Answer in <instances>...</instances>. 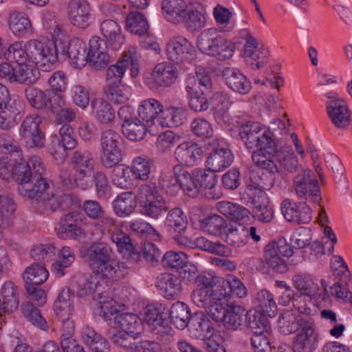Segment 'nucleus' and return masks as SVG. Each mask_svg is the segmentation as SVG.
<instances>
[{"label":"nucleus","instance_id":"obj_58","mask_svg":"<svg viewBox=\"0 0 352 352\" xmlns=\"http://www.w3.org/2000/svg\"><path fill=\"white\" fill-rule=\"evenodd\" d=\"M0 113L21 120L24 113L23 103L18 97H12L10 94L0 104Z\"/></svg>","mask_w":352,"mask_h":352},{"label":"nucleus","instance_id":"obj_21","mask_svg":"<svg viewBox=\"0 0 352 352\" xmlns=\"http://www.w3.org/2000/svg\"><path fill=\"white\" fill-rule=\"evenodd\" d=\"M165 226L170 232H174L173 239L179 244L184 245L186 239L182 236L188 226L187 217L179 208H173L167 210Z\"/></svg>","mask_w":352,"mask_h":352},{"label":"nucleus","instance_id":"obj_24","mask_svg":"<svg viewBox=\"0 0 352 352\" xmlns=\"http://www.w3.org/2000/svg\"><path fill=\"white\" fill-rule=\"evenodd\" d=\"M72 196L68 194H47L36 203V209L43 214L49 215L58 210L69 206Z\"/></svg>","mask_w":352,"mask_h":352},{"label":"nucleus","instance_id":"obj_46","mask_svg":"<svg viewBox=\"0 0 352 352\" xmlns=\"http://www.w3.org/2000/svg\"><path fill=\"white\" fill-rule=\"evenodd\" d=\"M94 274L91 275L83 284L79 285L77 290V295L80 297H82L89 294H93V298L96 300H98V302H100L99 296L102 297V300H108L110 298H107L102 293H97L98 291V288L100 286V280L107 278L99 277V276H97V274L96 273ZM99 304L100 305V303Z\"/></svg>","mask_w":352,"mask_h":352},{"label":"nucleus","instance_id":"obj_40","mask_svg":"<svg viewBox=\"0 0 352 352\" xmlns=\"http://www.w3.org/2000/svg\"><path fill=\"white\" fill-rule=\"evenodd\" d=\"M8 25L12 32L19 36H26L32 33V23L23 12L12 10L9 14Z\"/></svg>","mask_w":352,"mask_h":352},{"label":"nucleus","instance_id":"obj_26","mask_svg":"<svg viewBox=\"0 0 352 352\" xmlns=\"http://www.w3.org/2000/svg\"><path fill=\"white\" fill-rule=\"evenodd\" d=\"M202 150L196 143L184 142L177 146L175 151V160L181 166H193L201 161Z\"/></svg>","mask_w":352,"mask_h":352},{"label":"nucleus","instance_id":"obj_57","mask_svg":"<svg viewBox=\"0 0 352 352\" xmlns=\"http://www.w3.org/2000/svg\"><path fill=\"white\" fill-rule=\"evenodd\" d=\"M148 27L146 17L139 12H131L126 18V28L134 34H145L148 30Z\"/></svg>","mask_w":352,"mask_h":352},{"label":"nucleus","instance_id":"obj_1","mask_svg":"<svg viewBox=\"0 0 352 352\" xmlns=\"http://www.w3.org/2000/svg\"><path fill=\"white\" fill-rule=\"evenodd\" d=\"M111 248L103 242L93 243L84 250V257L93 273L107 279L118 280L127 273L128 265L111 259Z\"/></svg>","mask_w":352,"mask_h":352},{"label":"nucleus","instance_id":"obj_50","mask_svg":"<svg viewBox=\"0 0 352 352\" xmlns=\"http://www.w3.org/2000/svg\"><path fill=\"white\" fill-rule=\"evenodd\" d=\"M267 188L252 179L246 185L241 197L245 201L252 204L254 206L267 199L265 190Z\"/></svg>","mask_w":352,"mask_h":352},{"label":"nucleus","instance_id":"obj_36","mask_svg":"<svg viewBox=\"0 0 352 352\" xmlns=\"http://www.w3.org/2000/svg\"><path fill=\"white\" fill-rule=\"evenodd\" d=\"M73 309L72 291L69 288H63L54 302L55 314L60 321L66 322L70 319Z\"/></svg>","mask_w":352,"mask_h":352},{"label":"nucleus","instance_id":"obj_44","mask_svg":"<svg viewBox=\"0 0 352 352\" xmlns=\"http://www.w3.org/2000/svg\"><path fill=\"white\" fill-rule=\"evenodd\" d=\"M191 316L188 306L179 301L173 304L169 310L171 322L180 329L188 327Z\"/></svg>","mask_w":352,"mask_h":352},{"label":"nucleus","instance_id":"obj_43","mask_svg":"<svg viewBox=\"0 0 352 352\" xmlns=\"http://www.w3.org/2000/svg\"><path fill=\"white\" fill-rule=\"evenodd\" d=\"M112 204L115 213L120 217L130 215L137 206L135 197L131 191L119 195Z\"/></svg>","mask_w":352,"mask_h":352},{"label":"nucleus","instance_id":"obj_32","mask_svg":"<svg viewBox=\"0 0 352 352\" xmlns=\"http://www.w3.org/2000/svg\"><path fill=\"white\" fill-rule=\"evenodd\" d=\"M178 78L177 68L170 64L162 63L157 64L152 73V78L157 86L169 87L173 85Z\"/></svg>","mask_w":352,"mask_h":352},{"label":"nucleus","instance_id":"obj_59","mask_svg":"<svg viewBox=\"0 0 352 352\" xmlns=\"http://www.w3.org/2000/svg\"><path fill=\"white\" fill-rule=\"evenodd\" d=\"M146 128L145 124L137 118L129 122L123 123L122 125V133L131 141L142 140L146 133Z\"/></svg>","mask_w":352,"mask_h":352},{"label":"nucleus","instance_id":"obj_60","mask_svg":"<svg viewBox=\"0 0 352 352\" xmlns=\"http://www.w3.org/2000/svg\"><path fill=\"white\" fill-rule=\"evenodd\" d=\"M104 91L107 98L111 102L116 104L126 102L131 95L130 87L122 85L121 82L113 85H106Z\"/></svg>","mask_w":352,"mask_h":352},{"label":"nucleus","instance_id":"obj_5","mask_svg":"<svg viewBox=\"0 0 352 352\" xmlns=\"http://www.w3.org/2000/svg\"><path fill=\"white\" fill-rule=\"evenodd\" d=\"M197 45L203 53L220 60L230 58L235 49L234 43L218 35L216 30L212 28L206 30L199 34Z\"/></svg>","mask_w":352,"mask_h":352},{"label":"nucleus","instance_id":"obj_34","mask_svg":"<svg viewBox=\"0 0 352 352\" xmlns=\"http://www.w3.org/2000/svg\"><path fill=\"white\" fill-rule=\"evenodd\" d=\"M192 178L197 184L198 189L208 190L206 192L210 199H218L219 195L215 192L217 184V175L215 172L205 169H195L192 172Z\"/></svg>","mask_w":352,"mask_h":352},{"label":"nucleus","instance_id":"obj_49","mask_svg":"<svg viewBox=\"0 0 352 352\" xmlns=\"http://www.w3.org/2000/svg\"><path fill=\"white\" fill-rule=\"evenodd\" d=\"M48 277V272L44 265L34 263L26 268L23 272V278L25 285L38 286L43 284Z\"/></svg>","mask_w":352,"mask_h":352},{"label":"nucleus","instance_id":"obj_45","mask_svg":"<svg viewBox=\"0 0 352 352\" xmlns=\"http://www.w3.org/2000/svg\"><path fill=\"white\" fill-rule=\"evenodd\" d=\"M163 105L161 102L154 98H149L142 102L138 108L140 118L146 123L157 122L159 113L163 111Z\"/></svg>","mask_w":352,"mask_h":352},{"label":"nucleus","instance_id":"obj_23","mask_svg":"<svg viewBox=\"0 0 352 352\" xmlns=\"http://www.w3.org/2000/svg\"><path fill=\"white\" fill-rule=\"evenodd\" d=\"M111 239L116 245L118 250L127 262L137 263L140 261V253L133 246L129 235L120 229L111 232Z\"/></svg>","mask_w":352,"mask_h":352},{"label":"nucleus","instance_id":"obj_48","mask_svg":"<svg viewBox=\"0 0 352 352\" xmlns=\"http://www.w3.org/2000/svg\"><path fill=\"white\" fill-rule=\"evenodd\" d=\"M227 294L228 292L226 291L223 293L219 292V298L214 300L208 305V307L205 309L208 316L217 322H222L223 319H225L226 313H228V306H230V302L226 298H222Z\"/></svg>","mask_w":352,"mask_h":352},{"label":"nucleus","instance_id":"obj_31","mask_svg":"<svg viewBox=\"0 0 352 352\" xmlns=\"http://www.w3.org/2000/svg\"><path fill=\"white\" fill-rule=\"evenodd\" d=\"M69 16L71 23L80 28L89 25L90 8L86 0H72L69 4Z\"/></svg>","mask_w":352,"mask_h":352},{"label":"nucleus","instance_id":"obj_37","mask_svg":"<svg viewBox=\"0 0 352 352\" xmlns=\"http://www.w3.org/2000/svg\"><path fill=\"white\" fill-rule=\"evenodd\" d=\"M106 336L118 347L122 348L126 352H140V344L135 342L140 335H133L121 331V330L113 331L109 329L106 331Z\"/></svg>","mask_w":352,"mask_h":352},{"label":"nucleus","instance_id":"obj_2","mask_svg":"<svg viewBox=\"0 0 352 352\" xmlns=\"http://www.w3.org/2000/svg\"><path fill=\"white\" fill-rule=\"evenodd\" d=\"M99 297L100 306L98 314L106 321L109 329L113 331L122 329L124 333L140 335L142 322L137 315L120 311L112 298L104 301L101 300V296Z\"/></svg>","mask_w":352,"mask_h":352},{"label":"nucleus","instance_id":"obj_18","mask_svg":"<svg viewBox=\"0 0 352 352\" xmlns=\"http://www.w3.org/2000/svg\"><path fill=\"white\" fill-rule=\"evenodd\" d=\"M318 338L313 320L305 322L294 338L293 352H314L318 346Z\"/></svg>","mask_w":352,"mask_h":352},{"label":"nucleus","instance_id":"obj_64","mask_svg":"<svg viewBox=\"0 0 352 352\" xmlns=\"http://www.w3.org/2000/svg\"><path fill=\"white\" fill-rule=\"evenodd\" d=\"M25 96L30 104L36 109L47 107V98L49 90L42 91L35 87L29 86L25 89Z\"/></svg>","mask_w":352,"mask_h":352},{"label":"nucleus","instance_id":"obj_63","mask_svg":"<svg viewBox=\"0 0 352 352\" xmlns=\"http://www.w3.org/2000/svg\"><path fill=\"white\" fill-rule=\"evenodd\" d=\"M256 301L259 311L265 313L269 317H274L277 312V305L274 296L269 291L262 289L257 294Z\"/></svg>","mask_w":352,"mask_h":352},{"label":"nucleus","instance_id":"obj_4","mask_svg":"<svg viewBox=\"0 0 352 352\" xmlns=\"http://www.w3.org/2000/svg\"><path fill=\"white\" fill-rule=\"evenodd\" d=\"M141 213L152 219L163 217L168 210V204L160 193L155 182H148L140 185L137 190Z\"/></svg>","mask_w":352,"mask_h":352},{"label":"nucleus","instance_id":"obj_27","mask_svg":"<svg viewBox=\"0 0 352 352\" xmlns=\"http://www.w3.org/2000/svg\"><path fill=\"white\" fill-rule=\"evenodd\" d=\"M312 320L301 315L299 311L285 310L278 318L280 331L285 335H289L302 329L305 322Z\"/></svg>","mask_w":352,"mask_h":352},{"label":"nucleus","instance_id":"obj_52","mask_svg":"<svg viewBox=\"0 0 352 352\" xmlns=\"http://www.w3.org/2000/svg\"><path fill=\"white\" fill-rule=\"evenodd\" d=\"M224 241L233 248H241L245 245L249 239L248 229L242 225L229 229L223 235Z\"/></svg>","mask_w":352,"mask_h":352},{"label":"nucleus","instance_id":"obj_13","mask_svg":"<svg viewBox=\"0 0 352 352\" xmlns=\"http://www.w3.org/2000/svg\"><path fill=\"white\" fill-rule=\"evenodd\" d=\"M166 51L168 59L176 64L189 63L196 56L194 46L183 36L170 39L166 45Z\"/></svg>","mask_w":352,"mask_h":352},{"label":"nucleus","instance_id":"obj_29","mask_svg":"<svg viewBox=\"0 0 352 352\" xmlns=\"http://www.w3.org/2000/svg\"><path fill=\"white\" fill-rule=\"evenodd\" d=\"M327 111L332 123L338 128L343 129L350 124V113L344 100L337 99L327 102Z\"/></svg>","mask_w":352,"mask_h":352},{"label":"nucleus","instance_id":"obj_10","mask_svg":"<svg viewBox=\"0 0 352 352\" xmlns=\"http://www.w3.org/2000/svg\"><path fill=\"white\" fill-rule=\"evenodd\" d=\"M239 135L246 147L254 149L264 144H272V132L263 127L259 122L246 121L239 127Z\"/></svg>","mask_w":352,"mask_h":352},{"label":"nucleus","instance_id":"obj_47","mask_svg":"<svg viewBox=\"0 0 352 352\" xmlns=\"http://www.w3.org/2000/svg\"><path fill=\"white\" fill-rule=\"evenodd\" d=\"M201 227L209 234L223 238L228 228L227 221L218 214L210 215L200 221Z\"/></svg>","mask_w":352,"mask_h":352},{"label":"nucleus","instance_id":"obj_54","mask_svg":"<svg viewBox=\"0 0 352 352\" xmlns=\"http://www.w3.org/2000/svg\"><path fill=\"white\" fill-rule=\"evenodd\" d=\"M217 207L221 214L234 221H241L249 214L245 208L229 201L219 202Z\"/></svg>","mask_w":352,"mask_h":352},{"label":"nucleus","instance_id":"obj_41","mask_svg":"<svg viewBox=\"0 0 352 352\" xmlns=\"http://www.w3.org/2000/svg\"><path fill=\"white\" fill-rule=\"evenodd\" d=\"M81 338L92 352H108V341L94 329L90 327L84 328L81 332Z\"/></svg>","mask_w":352,"mask_h":352},{"label":"nucleus","instance_id":"obj_14","mask_svg":"<svg viewBox=\"0 0 352 352\" xmlns=\"http://www.w3.org/2000/svg\"><path fill=\"white\" fill-rule=\"evenodd\" d=\"M144 321L151 327L153 332L161 336L171 331L168 313L161 304L147 305L144 311Z\"/></svg>","mask_w":352,"mask_h":352},{"label":"nucleus","instance_id":"obj_35","mask_svg":"<svg viewBox=\"0 0 352 352\" xmlns=\"http://www.w3.org/2000/svg\"><path fill=\"white\" fill-rule=\"evenodd\" d=\"M155 285L167 298H175L182 292V280L170 273L157 276Z\"/></svg>","mask_w":352,"mask_h":352},{"label":"nucleus","instance_id":"obj_55","mask_svg":"<svg viewBox=\"0 0 352 352\" xmlns=\"http://www.w3.org/2000/svg\"><path fill=\"white\" fill-rule=\"evenodd\" d=\"M132 171L129 167L123 165H115L111 171V179L113 185L122 188L129 189L133 186Z\"/></svg>","mask_w":352,"mask_h":352},{"label":"nucleus","instance_id":"obj_38","mask_svg":"<svg viewBox=\"0 0 352 352\" xmlns=\"http://www.w3.org/2000/svg\"><path fill=\"white\" fill-rule=\"evenodd\" d=\"M245 317V325L252 331L253 335L272 331L269 319L265 313L250 309L246 312Z\"/></svg>","mask_w":352,"mask_h":352},{"label":"nucleus","instance_id":"obj_51","mask_svg":"<svg viewBox=\"0 0 352 352\" xmlns=\"http://www.w3.org/2000/svg\"><path fill=\"white\" fill-rule=\"evenodd\" d=\"M91 107L93 113L100 122L109 124L114 119V111L111 104L107 101L100 98H95L91 101Z\"/></svg>","mask_w":352,"mask_h":352},{"label":"nucleus","instance_id":"obj_7","mask_svg":"<svg viewBox=\"0 0 352 352\" xmlns=\"http://www.w3.org/2000/svg\"><path fill=\"white\" fill-rule=\"evenodd\" d=\"M272 144H264L252 153V160L253 163L262 169L267 170L272 177V182L270 185L276 184L278 178L285 179V175L281 170L278 169L276 164V155L278 153L276 143L274 139L272 140Z\"/></svg>","mask_w":352,"mask_h":352},{"label":"nucleus","instance_id":"obj_62","mask_svg":"<svg viewBox=\"0 0 352 352\" xmlns=\"http://www.w3.org/2000/svg\"><path fill=\"white\" fill-rule=\"evenodd\" d=\"M213 100L214 102V116L217 120H223L227 117L229 108L234 104V102L228 94L221 92L214 94Z\"/></svg>","mask_w":352,"mask_h":352},{"label":"nucleus","instance_id":"obj_16","mask_svg":"<svg viewBox=\"0 0 352 352\" xmlns=\"http://www.w3.org/2000/svg\"><path fill=\"white\" fill-rule=\"evenodd\" d=\"M182 18L181 23H184L190 32H198L206 25L207 12L200 3L190 2Z\"/></svg>","mask_w":352,"mask_h":352},{"label":"nucleus","instance_id":"obj_61","mask_svg":"<svg viewBox=\"0 0 352 352\" xmlns=\"http://www.w3.org/2000/svg\"><path fill=\"white\" fill-rule=\"evenodd\" d=\"M75 254L69 247L65 246L60 251L58 260L52 265V271L59 277L65 275V270L74 261Z\"/></svg>","mask_w":352,"mask_h":352},{"label":"nucleus","instance_id":"obj_25","mask_svg":"<svg viewBox=\"0 0 352 352\" xmlns=\"http://www.w3.org/2000/svg\"><path fill=\"white\" fill-rule=\"evenodd\" d=\"M63 56H67L72 63L76 67L85 66L87 62V52H86V43L78 38L71 39L67 45L63 43L59 47Z\"/></svg>","mask_w":352,"mask_h":352},{"label":"nucleus","instance_id":"obj_53","mask_svg":"<svg viewBox=\"0 0 352 352\" xmlns=\"http://www.w3.org/2000/svg\"><path fill=\"white\" fill-rule=\"evenodd\" d=\"M38 79V71L25 64L16 66L14 84L31 86Z\"/></svg>","mask_w":352,"mask_h":352},{"label":"nucleus","instance_id":"obj_11","mask_svg":"<svg viewBox=\"0 0 352 352\" xmlns=\"http://www.w3.org/2000/svg\"><path fill=\"white\" fill-rule=\"evenodd\" d=\"M122 137L113 129L102 132L100 144L104 155L102 164L104 167L112 168L122 160Z\"/></svg>","mask_w":352,"mask_h":352},{"label":"nucleus","instance_id":"obj_3","mask_svg":"<svg viewBox=\"0 0 352 352\" xmlns=\"http://www.w3.org/2000/svg\"><path fill=\"white\" fill-rule=\"evenodd\" d=\"M160 188L165 193L173 196L182 188L189 197H196L199 189L192 175L180 164H176L173 172L163 171L158 179Z\"/></svg>","mask_w":352,"mask_h":352},{"label":"nucleus","instance_id":"obj_8","mask_svg":"<svg viewBox=\"0 0 352 352\" xmlns=\"http://www.w3.org/2000/svg\"><path fill=\"white\" fill-rule=\"evenodd\" d=\"M293 186L299 200L302 203L305 204L308 198L314 204H319L321 201L318 180L310 169H305L296 175L294 177Z\"/></svg>","mask_w":352,"mask_h":352},{"label":"nucleus","instance_id":"obj_42","mask_svg":"<svg viewBox=\"0 0 352 352\" xmlns=\"http://www.w3.org/2000/svg\"><path fill=\"white\" fill-rule=\"evenodd\" d=\"M234 156L230 149L219 150V153H210L206 160L207 168L213 172L227 168L233 162Z\"/></svg>","mask_w":352,"mask_h":352},{"label":"nucleus","instance_id":"obj_22","mask_svg":"<svg viewBox=\"0 0 352 352\" xmlns=\"http://www.w3.org/2000/svg\"><path fill=\"white\" fill-rule=\"evenodd\" d=\"M38 166H44L42 160L38 156H33L28 162L15 163L11 170L13 179L19 186L26 185L35 175Z\"/></svg>","mask_w":352,"mask_h":352},{"label":"nucleus","instance_id":"obj_28","mask_svg":"<svg viewBox=\"0 0 352 352\" xmlns=\"http://www.w3.org/2000/svg\"><path fill=\"white\" fill-rule=\"evenodd\" d=\"M222 78L226 85L233 91L240 94H247L251 90V82L237 68H224L222 71Z\"/></svg>","mask_w":352,"mask_h":352},{"label":"nucleus","instance_id":"obj_20","mask_svg":"<svg viewBox=\"0 0 352 352\" xmlns=\"http://www.w3.org/2000/svg\"><path fill=\"white\" fill-rule=\"evenodd\" d=\"M282 213L287 221L297 224L309 223L311 219V209L300 200L298 205L286 199L281 204Z\"/></svg>","mask_w":352,"mask_h":352},{"label":"nucleus","instance_id":"obj_9","mask_svg":"<svg viewBox=\"0 0 352 352\" xmlns=\"http://www.w3.org/2000/svg\"><path fill=\"white\" fill-rule=\"evenodd\" d=\"M294 252L285 238H280L267 244L265 247V263L276 272L283 274L287 271L285 260L282 256L290 257Z\"/></svg>","mask_w":352,"mask_h":352},{"label":"nucleus","instance_id":"obj_39","mask_svg":"<svg viewBox=\"0 0 352 352\" xmlns=\"http://www.w3.org/2000/svg\"><path fill=\"white\" fill-rule=\"evenodd\" d=\"M161 6L164 18L170 23L179 24L188 4L185 0H162Z\"/></svg>","mask_w":352,"mask_h":352},{"label":"nucleus","instance_id":"obj_6","mask_svg":"<svg viewBox=\"0 0 352 352\" xmlns=\"http://www.w3.org/2000/svg\"><path fill=\"white\" fill-rule=\"evenodd\" d=\"M62 43L57 41H41L32 39L28 42L30 60L43 72L52 71L58 61L59 47Z\"/></svg>","mask_w":352,"mask_h":352},{"label":"nucleus","instance_id":"obj_17","mask_svg":"<svg viewBox=\"0 0 352 352\" xmlns=\"http://www.w3.org/2000/svg\"><path fill=\"white\" fill-rule=\"evenodd\" d=\"M45 172L44 166H38L32 179L26 185L19 186L18 191L23 197L38 201L44 195L50 186L47 180L43 177Z\"/></svg>","mask_w":352,"mask_h":352},{"label":"nucleus","instance_id":"obj_12","mask_svg":"<svg viewBox=\"0 0 352 352\" xmlns=\"http://www.w3.org/2000/svg\"><path fill=\"white\" fill-rule=\"evenodd\" d=\"M93 154L85 148L74 151L72 156V164L78 174L76 178V186L82 189H87L89 178L94 167Z\"/></svg>","mask_w":352,"mask_h":352},{"label":"nucleus","instance_id":"obj_15","mask_svg":"<svg viewBox=\"0 0 352 352\" xmlns=\"http://www.w3.org/2000/svg\"><path fill=\"white\" fill-rule=\"evenodd\" d=\"M82 215L76 211H72L63 216L60 221L56 234L62 239H76L85 236L80 225Z\"/></svg>","mask_w":352,"mask_h":352},{"label":"nucleus","instance_id":"obj_30","mask_svg":"<svg viewBox=\"0 0 352 352\" xmlns=\"http://www.w3.org/2000/svg\"><path fill=\"white\" fill-rule=\"evenodd\" d=\"M18 287L12 280L6 281L0 288V315L12 313L19 307Z\"/></svg>","mask_w":352,"mask_h":352},{"label":"nucleus","instance_id":"obj_19","mask_svg":"<svg viewBox=\"0 0 352 352\" xmlns=\"http://www.w3.org/2000/svg\"><path fill=\"white\" fill-rule=\"evenodd\" d=\"M41 119L38 117L27 116L23 120L20 129V136L27 142H31L32 146L43 147L45 144V135L39 128Z\"/></svg>","mask_w":352,"mask_h":352},{"label":"nucleus","instance_id":"obj_56","mask_svg":"<svg viewBox=\"0 0 352 352\" xmlns=\"http://www.w3.org/2000/svg\"><path fill=\"white\" fill-rule=\"evenodd\" d=\"M244 312L245 309L243 307L230 302L228 313L222 322L226 327L236 330L243 325Z\"/></svg>","mask_w":352,"mask_h":352},{"label":"nucleus","instance_id":"obj_33","mask_svg":"<svg viewBox=\"0 0 352 352\" xmlns=\"http://www.w3.org/2000/svg\"><path fill=\"white\" fill-rule=\"evenodd\" d=\"M100 31L104 41L113 50L120 49L124 43V36L120 26L113 20H105L100 25Z\"/></svg>","mask_w":352,"mask_h":352}]
</instances>
